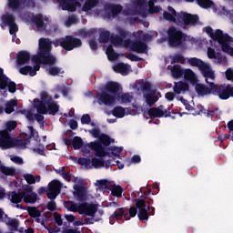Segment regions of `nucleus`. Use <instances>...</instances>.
Instances as JSON below:
<instances>
[{
	"mask_svg": "<svg viewBox=\"0 0 233 233\" xmlns=\"http://www.w3.org/2000/svg\"><path fill=\"white\" fill-rule=\"evenodd\" d=\"M125 57H126V59H129V61H135V62L143 61L142 57H139L132 53H127L125 55Z\"/></svg>",
	"mask_w": 233,
	"mask_h": 233,
	"instance_id": "nucleus-58",
	"label": "nucleus"
},
{
	"mask_svg": "<svg viewBox=\"0 0 233 233\" xmlns=\"http://www.w3.org/2000/svg\"><path fill=\"white\" fill-rule=\"evenodd\" d=\"M177 18L183 21L185 26H196L199 23V16L198 15L181 12L178 14Z\"/></svg>",
	"mask_w": 233,
	"mask_h": 233,
	"instance_id": "nucleus-12",
	"label": "nucleus"
},
{
	"mask_svg": "<svg viewBox=\"0 0 233 233\" xmlns=\"http://www.w3.org/2000/svg\"><path fill=\"white\" fill-rule=\"evenodd\" d=\"M111 114L112 116H114V117H117L118 119H121L126 114V109L121 106H116L113 108V110L111 111Z\"/></svg>",
	"mask_w": 233,
	"mask_h": 233,
	"instance_id": "nucleus-34",
	"label": "nucleus"
},
{
	"mask_svg": "<svg viewBox=\"0 0 233 233\" xmlns=\"http://www.w3.org/2000/svg\"><path fill=\"white\" fill-rule=\"evenodd\" d=\"M8 86V76L5 75V70L0 67V90H6Z\"/></svg>",
	"mask_w": 233,
	"mask_h": 233,
	"instance_id": "nucleus-37",
	"label": "nucleus"
},
{
	"mask_svg": "<svg viewBox=\"0 0 233 233\" xmlns=\"http://www.w3.org/2000/svg\"><path fill=\"white\" fill-rule=\"evenodd\" d=\"M106 92L112 94V96H119L121 86L117 82H107L105 86Z\"/></svg>",
	"mask_w": 233,
	"mask_h": 233,
	"instance_id": "nucleus-25",
	"label": "nucleus"
},
{
	"mask_svg": "<svg viewBox=\"0 0 233 233\" xmlns=\"http://www.w3.org/2000/svg\"><path fill=\"white\" fill-rule=\"evenodd\" d=\"M187 63H189L191 66H197V68L200 70L202 76L205 77L206 83H209L208 79H211V81L216 79V74H214V71H212L210 66H208L203 60L197 57H191L187 60Z\"/></svg>",
	"mask_w": 233,
	"mask_h": 233,
	"instance_id": "nucleus-3",
	"label": "nucleus"
},
{
	"mask_svg": "<svg viewBox=\"0 0 233 233\" xmlns=\"http://www.w3.org/2000/svg\"><path fill=\"white\" fill-rule=\"evenodd\" d=\"M15 106H17V100L11 99L8 101L5 107V114H12L15 110Z\"/></svg>",
	"mask_w": 233,
	"mask_h": 233,
	"instance_id": "nucleus-39",
	"label": "nucleus"
},
{
	"mask_svg": "<svg viewBox=\"0 0 233 233\" xmlns=\"http://www.w3.org/2000/svg\"><path fill=\"white\" fill-rule=\"evenodd\" d=\"M39 199L37 193L33 192L32 188H28L26 191L23 192V200L26 204H34Z\"/></svg>",
	"mask_w": 233,
	"mask_h": 233,
	"instance_id": "nucleus-21",
	"label": "nucleus"
},
{
	"mask_svg": "<svg viewBox=\"0 0 233 233\" xmlns=\"http://www.w3.org/2000/svg\"><path fill=\"white\" fill-rule=\"evenodd\" d=\"M184 72L185 70L181 68V66H173L171 68V76L174 79H181Z\"/></svg>",
	"mask_w": 233,
	"mask_h": 233,
	"instance_id": "nucleus-33",
	"label": "nucleus"
},
{
	"mask_svg": "<svg viewBox=\"0 0 233 233\" xmlns=\"http://www.w3.org/2000/svg\"><path fill=\"white\" fill-rule=\"evenodd\" d=\"M45 21L48 23V18H44L43 15H36L32 17V23L35 25L39 32H44V30L48 31V24L45 25Z\"/></svg>",
	"mask_w": 233,
	"mask_h": 233,
	"instance_id": "nucleus-20",
	"label": "nucleus"
},
{
	"mask_svg": "<svg viewBox=\"0 0 233 233\" xmlns=\"http://www.w3.org/2000/svg\"><path fill=\"white\" fill-rule=\"evenodd\" d=\"M50 52H52V42L46 38H40L37 55H34L31 61L35 64L54 66L57 59Z\"/></svg>",
	"mask_w": 233,
	"mask_h": 233,
	"instance_id": "nucleus-1",
	"label": "nucleus"
},
{
	"mask_svg": "<svg viewBox=\"0 0 233 233\" xmlns=\"http://www.w3.org/2000/svg\"><path fill=\"white\" fill-rule=\"evenodd\" d=\"M49 76H53L56 77V76H59L60 74H65V70L59 66H50L48 69Z\"/></svg>",
	"mask_w": 233,
	"mask_h": 233,
	"instance_id": "nucleus-46",
	"label": "nucleus"
},
{
	"mask_svg": "<svg viewBox=\"0 0 233 233\" xmlns=\"http://www.w3.org/2000/svg\"><path fill=\"white\" fill-rule=\"evenodd\" d=\"M91 121H92V118L90 117V115H88V114L83 115L81 117L82 125H90Z\"/></svg>",
	"mask_w": 233,
	"mask_h": 233,
	"instance_id": "nucleus-64",
	"label": "nucleus"
},
{
	"mask_svg": "<svg viewBox=\"0 0 233 233\" xmlns=\"http://www.w3.org/2000/svg\"><path fill=\"white\" fill-rule=\"evenodd\" d=\"M27 128L30 132V135L27 136L25 139H14V147H26V145L30 143V139H32V137H39V133L34 128V127L28 126Z\"/></svg>",
	"mask_w": 233,
	"mask_h": 233,
	"instance_id": "nucleus-17",
	"label": "nucleus"
},
{
	"mask_svg": "<svg viewBox=\"0 0 233 233\" xmlns=\"http://www.w3.org/2000/svg\"><path fill=\"white\" fill-rule=\"evenodd\" d=\"M167 11H165L163 13V17L166 19V21H172L173 23L176 22V17H177V13L176 12V9H174L172 6L167 7Z\"/></svg>",
	"mask_w": 233,
	"mask_h": 233,
	"instance_id": "nucleus-30",
	"label": "nucleus"
},
{
	"mask_svg": "<svg viewBox=\"0 0 233 233\" xmlns=\"http://www.w3.org/2000/svg\"><path fill=\"white\" fill-rule=\"evenodd\" d=\"M110 41L114 46H125V39L118 35H111Z\"/></svg>",
	"mask_w": 233,
	"mask_h": 233,
	"instance_id": "nucleus-35",
	"label": "nucleus"
},
{
	"mask_svg": "<svg viewBox=\"0 0 233 233\" xmlns=\"http://www.w3.org/2000/svg\"><path fill=\"white\" fill-rule=\"evenodd\" d=\"M205 32L213 39V41L218 40L223 35V31L221 29H217L214 33V29L210 25L205 27Z\"/></svg>",
	"mask_w": 233,
	"mask_h": 233,
	"instance_id": "nucleus-29",
	"label": "nucleus"
},
{
	"mask_svg": "<svg viewBox=\"0 0 233 233\" xmlns=\"http://www.w3.org/2000/svg\"><path fill=\"white\" fill-rule=\"evenodd\" d=\"M28 214L30 218H41V211L37 208H32L28 209Z\"/></svg>",
	"mask_w": 233,
	"mask_h": 233,
	"instance_id": "nucleus-56",
	"label": "nucleus"
},
{
	"mask_svg": "<svg viewBox=\"0 0 233 233\" xmlns=\"http://www.w3.org/2000/svg\"><path fill=\"white\" fill-rule=\"evenodd\" d=\"M175 63H180L183 65V63H185V57L183 55H175L171 60V65H174Z\"/></svg>",
	"mask_w": 233,
	"mask_h": 233,
	"instance_id": "nucleus-57",
	"label": "nucleus"
},
{
	"mask_svg": "<svg viewBox=\"0 0 233 233\" xmlns=\"http://www.w3.org/2000/svg\"><path fill=\"white\" fill-rule=\"evenodd\" d=\"M73 148L74 150H80V148H83V138H81V137H74Z\"/></svg>",
	"mask_w": 233,
	"mask_h": 233,
	"instance_id": "nucleus-47",
	"label": "nucleus"
},
{
	"mask_svg": "<svg viewBox=\"0 0 233 233\" xmlns=\"http://www.w3.org/2000/svg\"><path fill=\"white\" fill-rule=\"evenodd\" d=\"M16 127H17V122L9 121L5 124V129H4V131H7L8 134H10V132H12V130H15Z\"/></svg>",
	"mask_w": 233,
	"mask_h": 233,
	"instance_id": "nucleus-53",
	"label": "nucleus"
},
{
	"mask_svg": "<svg viewBox=\"0 0 233 233\" xmlns=\"http://www.w3.org/2000/svg\"><path fill=\"white\" fill-rule=\"evenodd\" d=\"M20 74L22 76H32V66H25L23 67H20L19 69Z\"/></svg>",
	"mask_w": 233,
	"mask_h": 233,
	"instance_id": "nucleus-55",
	"label": "nucleus"
},
{
	"mask_svg": "<svg viewBox=\"0 0 233 233\" xmlns=\"http://www.w3.org/2000/svg\"><path fill=\"white\" fill-rule=\"evenodd\" d=\"M183 76L184 79H186V81H190L192 85H196V83H198V77L192 69H185Z\"/></svg>",
	"mask_w": 233,
	"mask_h": 233,
	"instance_id": "nucleus-31",
	"label": "nucleus"
},
{
	"mask_svg": "<svg viewBox=\"0 0 233 233\" xmlns=\"http://www.w3.org/2000/svg\"><path fill=\"white\" fill-rule=\"evenodd\" d=\"M5 225L11 228V230H17L19 228V219L8 218L5 219Z\"/></svg>",
	"mask_w": 233,
	"mask_h": 233,
	"instance_id": "nucleus-38",
	"label": "nucleus"
},
{
	"mask_svg": "<svg viewBox=\"0 0 233 233\" xmlns=\"http://www.w3.org/2000/svg\"><path fill=\"white\" fill-rule=\"evenodd\" d=\"M207 85L196 84L195 91L197 92L198 96H201V97H205V96H214L216 83L208 82Z\"/></svg>",
	"mask_w": 233,
	"mask_h": 233,
	"instance_id": "nucleus-9",
	"label": "nucleus"
},
{
	"mask_svg": "<svg viewBox=\"0 0 233 233\" xmlns=\"http://www.w3.org/2000/svg\"><path fill=\"white\" fill-rule=\"evenodd\" d=\"M68 210H70V212H78V214H81V203L77 204L75 202H71Z\"/></svg>",
	"mask_w": 233,
	"mask_h": 233,
	"instance_id": "nucleus-54",
	"label": "nucleus"
},
{
	"mask_svg": "<svg viewBox=\"0 0 233 233\" xmlns=\"http://www.w3.org/2000/svg\"><path fill=\"white\" fill-rule=\"evenodd\" d=\"M34 102L38 114L56 116L59 112V105L56 101H51L46 105L43 101L35 98Z\"/></svg>",
	"mask_w": 233,
	"mask_h": 233,
	"instance_id": "nucleus-4",
	"label": "nucleus"
},
{
	"mask_svg": "<svg viewBox=\"0 0 233 233\" xmlns=\"http://www.w3.org/2000/svg\"><path fill=\"white\" fill-rule=\"evenodd\" d=\"M46 207L47 210H49L50 212H56V210H57V204L54 200L47 202Z\"/></svg>",
	"mask_w": 233,
	"mask_h": 233,
	"instance_id": "nucleus-63",
	"label": "nucleus"
},
{
	"mask_svg": "<svg viewBox=\"0 0 233 233\" xmlns=\"http://www.w3.org/2000/svg\"><path fill=\"white\" fill-rule=\"evenodd\" d=\"M99 105H106V106H112L116 103V96L106 93V91H102L97 96Z\"/></svg>",
	"mask_w": 233,
	"mask_h": 233,
	"instance_id": "nucleus-19",
	"label": "nucleus"
},
{
	"mask_svg": "<svg viewBox=\"0 0 233 233\" xmlns=\"http://www.w3.org/2000/svg\"><path fill=\"white\" fill-rule=\"evenodd\" d=\"M128 209L127 208H117L110 217L109 222L111 225H114L116 221H123V218L126 221H128L130 218H128Z\"/></svg>",
	"mask_w": 233,
	"mask_h": 233,
	"instance_id": "nucleus-13",
	"label": "nucleus"
},
{
	"mask_svg": "<svg viewBox=\"0 0 233 233\" xmlns=\"http://www.w3.org/2000/svg\"><path fill=\"white\" fill-rule=\"evenodd\" d=\"M216 41H218V43H219L221 46L222 52H225L226 54H231V56H233V47L228 45V43H232L233 41L232 36L228 35V34L222 33V35H220V37Z\"/></svg>",
	"mask_w": 233,
	"mask_h": 233,
	"instance_id": "nucleus-11",
	"label": "nucleus"
},
{
	"mask_svg": "<svg viewBox=\"0 0 233 233\" xmlns=\"http://www.w3.org/2000/svg\"><path fill=\"white\" fill-rule=\"evenodd\" d=\"M111 195L114 198H121L123 196V187L121 186H114L111 190Z\"/></svg>",
	"mask_w": 233,
	"mask_h": 233,
	"instance_id": "nucleus-50",
	"label": "nucleus"
},
{
	"mask_svg": "<svg viewBox=\"0 0 233 233\" xmlns=\"http://www.w3.org/2000/svg\"><path fill=\"white\" fill-rule=\"evenodd\" d=\"M0 148L2 150L14 148V137H11L7 131H0Z\"/></svg>",
	"mask_w": 233,
	"mask_h": 233,
	"instance_id": "nucleus-14",
	"label": "nucleus"
},
{
	"mask_svg": "<svg viewBox=\"0 0 233 233\" xmlns=\"http://www.w3.org/2000/svg\"><path fill=\"white\" fill-rule=\"evenodd\" d=\"M107 12H110L113 17H117L123 12V5L116 4H108L105 6Z\"/></svg>",
	"mask_w": 233,
	"mask_h": 233,
	"instance_id": "nucleus-26",
	"label": "nucleus"
},
{
	"mask_svg": "<svg viewBox=\"0 0 233 233\" xmlns=\"http://www.w3.org/2000/svg\"><path fill=\"white\" fill-rule=\"evenodd\" d=\"M88 147L91 150L95 151V156L96 157H105L106 156H110V153H108L106 151V148L99 141H94V142L89 143Z\"/></svg>",
	"mask_w": 233,
	"mask_h": 233,
	"instance_id": "nucleus-15",
	"label": "nucleus"
},
{
	"mask_svg": "<svg viewBox=\"0 0 233 233\" xmlns=\"http://www.w3.org/2000/svg\"><path fill=\"white\" fill-rule=\"evenodd\" d=\"M30 53L28 51H19L16 54V63L17 65L21 66V65H28V63H30Z\"/></svg>",
	"mask_w": 233,
	"mask_h": 233,
	"instance_id": "nucleus-22",
	"label": "nucleus"
},
{
	"mask_svg": "<svg viewBox=\"0 0 233 233\" xmlns=\"http://www.w3.org/2000/svg\"><path fill=\"white\" fill-rule=\"evenodd\" d=\"M114 139H111L110 137L106 134H101L99 138V143L103 145L104 147H110V143H112Z\"/></svg>",
	"mask_w": 233,
	"mask_h": 233,
	"instance_id": "nucleus-44",
	"label": "nucleus"
},
{
	"mask_svg": "<svg viewBox=\"0 0 233 233\" xmlns=\"http://www.w3.org/2000/svg\"><path fill=\"white\" fill-rule=\"evenodd\" d=\"M213 96H218L219 99L222 101H227V99H230L233 97V86L229 84H221L217 85L215 84V89Z\"/></svg>",
	"mask_w": 233,
	"mask_h": 233,
	"instance_id": "nucleus-6",
	"label": "nucleus"
},
{
	"mask_svg": "<svg viewBox=\"0 0 233 233\" xmlns=\"http://www.w3.org/2000/svg\"><path fill=\"white\" fill-rule=\"evenodd\" d=\"M136 207L138 208V219L139 221H148V210L147 209V202L143 198L135 199Z\"/></svg>",
	"mask_w": 233,
	"mask_h": 233,
	"instance_id": "nucleus-10",
	"label": "nucleus"
},
{
	"mask_svg": "<svg viewBox=\"0 0 233 233\" xmlns=\"http://www.w3.org/2000/svg\"><path fill=\"white\" fill-rule=\"evenodd\" d=\"M59 45L64 50L70 52L75 48H79L83 45V42L80 38L74 35H66L59 40Z\"/></svg>",
	"mask_w": 233,
	"mask_h": 233,
	"instance_id": "nucleus-5",
	"label": "nucleus"
},
{
	"mask_svg": "<svg viewBox=\"0 0 233 233\" xmlns=\"http://www.w3.org/2000/svg\"><path fill=\"white\" fill-rule=\"evenodd\" d=\"M106 54L109 61H116V59H117V57H119V55L117 53H116V51L114 50V47L112 46H107Z\"/></svg>",
	"mask_w": 233,
	"mask_h": 233,
	"instance_id": "nucleus-40",
	"label": "nucleus"
},
{
	"mask_svg": "<svg viewBox=\"0 0 233 233\" xmlns=\"http://www.w3.org/2000/svg\"><path fill=\"white\" fill-rule=\"evenodd\" d=\"M107 150L112 151V155L116 157H121L119 154L123 152V147H110L107 148Z\"/></svg>",
	"mask_w": 233,
	"mask_h": 233,
	"instance_id": "nucleus-52",
	"label": "nucleus"
},
{
	"mask_svg": "<svg viewBox=\"0 0 233 233\" xmlns=\"http://www.w3.org/2000/svg\"><path fill=\"white\" fill-rule=\"evenodd\" d=\"M8 199H10L11 203L15 205H19L21 201H23V192L17 191H9L7 194Z\"/></svg>",
	"mask_w": 233,
	"mask_h": 233,
	"instance_id": "nucleus-27",
	"label": "nucleus"
},
{
	"mask_svg": "<svg viewBox=\"0 0 233 233\" xmlns=\"http://www.w3.org/2000/svg\"><path fill=\"white\" fill-rule=\"evenodd\" d=\"M74 189L76 191V198L79 201H85V199H86V193H85V187L76 185L74 187Z\"/></svg>",
	"mask_w": 233,
	"mask_h": 233,
	"instance_id": "nucleus-32",
	"label": "nucleus"
},
{
	"mask_svg": "<svg viewBox=\"0 0 233 233\" xmlns=\"http://www.w3.org/2000/svg\"><path fill=\"white\" fill-rule=\"evenodd\" d=\"M147 114L150 117V119H154L155 117H163L165 113L163 111H160L159 109H157L156 107H151L148 109Z\"/></svg>",
	"mask_w": 233,
	"mask_h": 233,
	"instance_id": "nucleus-41",
	"label": "nucleus"
},
{
	"mask_svg": "<svg viewBox=\"0 0 233 233\" xmlns=\"http://www.w3.org/2000/svg\"><path fill=\"white\" fill-rule=\"evenodd\" d=\"M94 168H101V167H105V159L103 158H97V157H93L91 159V167Z\"/></svg>",
	"mask_w": 233,
	"mask_h": 233,
	"instance_id": "nucleus-45",
	"label": "nucleus"
},
{
	"mask_svg": "<svg viewBox=\"0 0 233 233\" xmlns=\"http://www.w3.org/2000/svg\"><path fill=\"white\" fill-rule=\"evenodd\" d=\"M124 46L129 47L132 52L137 54H147L148 46L142 40L131 41L130 38H126L124 41Z\"/></svg>",
	"mask_w": 233,
	"mask_h": 233,
	"instance_id": "nucleus-7",
	"label": "nucleus"
},
{
	"mask_svg": "<svg viewBox=\"0 0 233 233\" xmlns=\"http://www.w3.org/2000/svg\"><path fill=\"white\" fill-rule=\"evenodd\" d=\"M2 21L4 25H6L7 26L15 25V16H14L12 14H7L2 17Z\"/></svg>",
	"mask_w": 233,
	"mask_h": 233,
	"instance_id": "nucleus-42",
	"label": "nucleus"
},
{
	"mask_svg": "<svg viewBox=\"0 0 233 233\" xmlns=\"http://www.w3.org/2000/svg\"><path fill=\"white\" fill-rule=\"evenodd\" d=\"M114 72L116 74H121V76H128L130 72V66L123 62H119L113 66Z\"/></svg>",
	"mask_w": 233,
	"mask_h": 233,
	"instance_id": "nucleus-24",
	"label": "nucleus"
},
{
	"mask_svg": "<svg viewBox=\"0 0 233 233\" xmlns=\"http://www.w3.org/2000/svg\"><path fill=\"white\" fill-rule=\"evenodd\" d=\"M97 212V206L96 204H89L88 202L80 203V215L89 216L90 218H96Z\"/></svg>",
	"mask_w": 233,
	"mask_h": 233,
	"instance_id": "nucleus-16",
	"label": "nucleus"
},
{
	"mask_svg": "<svg viewBox=\"0 0 233 233\" xmlns=\"http://www.w3.org/2000/svg\"><path fill=\"white\" fill-rule=\"evenodd\" d=\"M27 0H8V7L14 12H21Z\"/></svg>",
	"mask_w": 233,
	"mask_h": 233,
	"instance_id": "nucleus-23",
	"label": "nucleus"
},
{
	"mask_svg": "<svg viewBox=\"0 0 233 233\" xmlns=\"http://www.w3.org/2000/svg\"><path fill=\"white\" fill-rule=\"evenodd\" d=\"M0 171L2 172V174H5V176H15V168L14 167L1 166Z\"/></svg>",
	"mask_w": 233,
	"mask_h": 233,
	"instance_id": "nucleus-48",
	"label": "nucleus"
},
{
	"mask_svg": "<svg viewBox=\"0 0 233 233\" xmlns=\"http://www.w3.org/2000/svg\"><path fill=\"white\" fill-rule=\"evenodd\" d=\"M24 177L28 185H34L35 183V177L32 174H25Z\"/></svg>",
	"mask_w": 233,
	"mask_h": 233,
	"instance_id": "nucleus-62",
	"label": "nucleus"
},
{
	"mask_svg": "<svg viewBox=\"0 0 233 233\" xmlns=\"http://www.w3.org/2000/svg\"><path fill=\"white\" fill-rule=\"evenodd\" d=\"M187 34L172 25L167 29V43L172 48H185Z\"/></svg>",
	"mask_w": 233,
	"mask_h": 233,
	"instance_id": "nucleus-2",
	"label": "nucleus"
},
{
	"mask_svg": "<svg viewBox=\"0 0 233 233\" xmlns=\"http://www.w3.org/2000/svg\"><path fill=\"white\" fill-rule=\"evenodd\" d=\"M57 3L62 10H67V12H76L77 6H81L78 0H57Z\"/></svg>",
	"mask_w": 233,
	"mask_h": 233,
	"instance_id": "nucleus-18",
	"label": "nucleus"
},
{
	"mask_svg": "<svg viewBox=\"0 0 233 233\" xmlns=\"http://www.w3.org/2000/svg\"><path fill=\"white\" fill-rule=\"evenodd\" d=\"M173 90L176 94H181L182 92H188L190 86L183 81L175 82Z\"/></svg>",
	"mask_w": 233,
	"mask_h": 233,
	"instance_id": "nucleus-28",
	"label": "nucleus"
},
{
	"mask_svg": "<svg viewBox=\"0 0 233 233\" xmlns=\"http://www.w3.org/2000/svg\"><path fill=\"white\" fill-rule=\"evenodd\" d=\"M63 184L59 180H52L47 186V198L54 201L61 194Z\"/></svg>",
	"mask_w": 233,
	"mask_h": 233,
	"instance_id": "nucleus-8",
	"label": "nucleus"
},
{
	"mask_svg": "<svg viewBox=\"0 0 233 233\" xmlns=\"http://www.w3.org/2000/svg\"><path fill=\"white\" fill-rule=\"evenodd\" d=\"M40 101H42V103H45V105H48L49 103H51L52 97H49L48 93L44 91L41 94V100Z\"/></svg>",
	"mask_w": 233,
	"mask_h": 233,
	"instance_id": "nucleus-60",
	"label": "nucleus"
},
{
	"mask_svg": "<svg viewBox=\"0 0 233 233\" xmlns=\"http://www.w3.org/2000/svg\"><path fill=\"white\" fill-rule=\"evenodd\" d=\"M99 5L98 0H86L82 7L83 12H89L92 8H96Z\"/></svg>",
	"mask_w": 233,
	"mask_h": 233,
	"instance_id": "nucleus-36",
	"label": "nucleus"
},
{
	"mask_svg": "<svg viewBox=\"0 0 233 233\" xmlns=\"http://www.w3.org/2000/svg\"><path fill=\"white\" fill-rule=\"evenodd\" d=\"M110 37H112V35H110V31L104 30L100 32L98 41L99 43H108Z\"/></svg>",
	"mask_w": 233,
	"mask_h": 233,
	"instance_id": "nucleus-43",
	"label": "nucleus"
},
{
	"mask_svg": "<svg viewBox=\"0 0 233 233\" xmlns=\"http://www.w3.org/2000/svg\"><path fill=\"white\" fill-rule=\"evenodd\" d=\"M77 163L78 165H82V167H86V168H92L90 158L79 157Z\"/></svg>",
	"mask_w": 233,
	"mask_h": 233,
	"instance_id": "nucleus-51",
	"label": "nucleus"
},
{
	"mask_svg": "<svg viewBox=\"0 0 233 233\" xmlns=\"http://www.w3.org/2000/svg\"><path fill=\"white\" fill-rule=\"evenodd\" d=\"M117 32H118V35L122 38V39H127V37L130 36V32H128L127 29H123L121 27L117 28Z\"/></svg>",
	"mask_w": 233,
	"mask_h": 233,
	"instance_id": "nucleus-59",
	"label": "nucleus"
},
{
	"mask_svg": "<svg viewBox=\"0 0 233 233\" xmlns=\"http://www.w3.org/2000/svg\"><path fill=\"white\" fill-rule=\"evenodd\" d=\"M120 99L122 103H130L132 101V96H130V93H123Z\"/></svg>",
	"mask_w": 233,
	"mask_h": 233,
	"instance_id": "nucleus-61",
	"label": "nucleus"
},
{
	"mask_svg": "<svg viewBox=\"0 0 233 233\" xmlns=\"http://www.w3.org/2000/svg\"><path fill=\"white\" fill-rule=\"evenodd\" d=\"M197 2V5L200 6L201 8H210L213 6L214 2L212 0H195Z\"/></svg>",
	"mask_w": 233,
	"mask_h": 233,
	"instance_id": "nucleus-49",
	"label": "nucleus"
}]
</instances>
